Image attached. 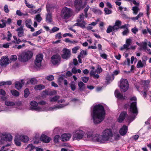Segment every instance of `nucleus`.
Wrapping results in <instances>:
<instances>
[{
    "mask_svg": "<svg viewBox=\"0 0 151 151\" xmlns=\"http://www.w3.org/2000/svg\"><path fill=\"white\" fill-rule=\"evenodd\" d=\"M106 112L104 106L100 104L95 105L92 111V117L95 124L101 122L104 119Z\"/></svg>",
    "mask_w": 151,
    "mask_h": 151,
    "instance_id": "nucleus-1",
    "label": "nucleus"
},
{
    "mask_svg": "<svg viewBox=\"0 0 151 151\" xmlns=\"http://www.w3.org/2000/svg\"><path fill=\"white\" fill-rule=\"evenodd\" d=\"M102 134H96L93 138L94 141L100 143H105L109 140L111 139L113 134L110 129H106L102 132Z\"/></svg>",
    "mask_w": 151,
    "mask_h": 151,
    "instance_id": "nucleus-2",
    "label": "nucleus"
},
{
    "mask_svg": "<svg viewBox=\"0 0 151 151\" xmlns=\"http://www.w3.org/2000/svg\"><path fill=\"white\" fill-rule=\"evenodd\" d=\"M32 56V52L31 51H28L21 53L19 56L18 59L20 61L25 62L30 59Z\"/></svg>",
    "mask_w": 151,
    "mask_h": 151,
    "instance_id": "nucleus-3",
    "label": "nucleus"
},
{
    "mask_svg": "<svg viewBox=\"0 0 151 151\" xmlns=\"http://www.w3.org/2000/svg\"><path fill=\"white\" fill-rule=\"evenodd\" d=\"M129 111L134 115L131 117L132 120H134L136 116L138 114V110L137 107V102L136 101L132 102L130 104Z\"/></svg>",
    "mask_w": 151,
    "mask_h": 151,
    "instance_id": "nucleus-4",
    "label": "nucleus"
},
{
    "mask_svg": "<svg viewBox=\"0 0 151 151\" xmlns=\"http://www.w3.org/2000/svg\"><path fill=\"white\" fill-rule=\"evenodd\" d=\"M71 13L70 9L67 7H64L61 12V16L62 18L67 19L71 17Z\"/></svg>",
    "mask_w": 151,
    "mask_h": 151,
    "instance_id": "nucleus-5",
    "label": "nucleus"
},
{
    "mask_svg": "<svg viewBox=\"0 0 151 151\" xmlns=\"http://www.w3.org/2000/svg\"><path fill=\"white\" fill-rule=\"evenodd\" d=\"M86 4V2H85L84 4H83L82 0H75L74 1V5L76 9L78 11H79L82 9H83L85 7Z\"/></svg>",
    "mask_w": 151,
    "mask_h": 151,
    "instance_id": "nucleus-6",
    "label": "nucleus"
},
{
    "mask_svg": "<svg viewBox=\"0 0 151 151\" xmlns=\"http://www.w3.org/2000/svg\"><path fill=\"white\" fill-rule=\"evenodd\" d=\"M61 61V57L58 54L53 55L51 57V62L53 65H59Z\"/></svg>",
    "mask_w": 151,
    "mask_h": 151,
    "instance_id": "nucleus-7",
    "label": "nucleus"
},
{
    "mask_svg": "<svg viewBox=\"0 0 151 151\" xmlns=\"http://www.w3.org/2000/svg\"><path fill=\"white\" fill-rule=\"evenodd\" d=\"M129 84L128 81L126 79H124L121 82L120 88L122 92H125L128 89Z\"/></svg>",
    "mask_w": 151,
    "mask_h": 151,
    "instance_id": "nucleus-8",
    "label": "nucleus"
},
{
    "mask_svg": "<svg viewBox=\"0 0 151 151\" xmlns=\"http://www.w3.org/2000/svg\"><path fill=\"white\" fill-rule=\"evenodd\" d=\"M84 134V132L82 130H79L76 131L75 133L73 134V139H81L83 137Z\"/></svg>",
    "mask_w": 151,
    "mask_h": 151,
    "instance_id": "nucleus-9",
    "label": "nucleus"
},
{
    "mask_svg": "<svg viewBox=\"0 0 151 151\" xmlns=\"http://www.w3.org/2000/svg\"><path fill=\"white\" fill-rule=\"evenodd\" d=\"M63 53L61 55V57L63 59L67 60L70 58L71 52L69 49L64 48L63 50Z\"/></svg>",
    "mask_w": 151,
    "mask_h": 151,
    "instance_id": "nucleus-10",
    "label": "nucleus"
},
{
    "mask_svg": "<svg viewBox=\"0 0 151 151\" xmlns=\"http://www.w3.org/2000/svg\"><path fill=\"white\" fill-rule=\"evenodd\" d=\"M43 58V55L40 54L36 56V60L35 62V65L38 67H40L41 66V62Z\"/></svg>",
    "mask_w": 151,
    "mask_h": 151,
    "instance_id": "nucleus-11",
    "label": "nucleus"
},
{
    "mask_svg": "<svg viewBox=\"0 0 151 151\" xmlns=\"http://www.w3.org/2000/svg\"><path fill=\"white\" fill-rule=\"evenodd\" d=\"M30 104L31 105L30 109L32 110H35L38 111L40 109L39 107L37 106L38 103L36 101H33L30 103Z\"/></svg>",
    "mask_w": 151,
    "mask_h": 151,
    "instance_id": "nucleus-12",
    "label": "nucleus"
},
{
    "mask_svg": "<svg viewBox=\"0 0 151 151\" xmlns=\"http://www.w3.org/2000/svg\"><path fill=\"white\" fill-rule=\"evenodd\" d=\"M128 116L127 112L126 111H123L121 112L118 119V122L119 123H122L124 120L125 117Z\"/></svg>",
    "mask_w": 151,
    "mask_h": 151,
    "instance_id": "nucleus-13",
    "label": "nucleus"
},
{
    "mask_svg": "<svg viewBox=\"0 0 151 151\" xmlns=\"http://www.w3.org/2000/svg\"><path fill=\"white\" fill-rule=\"evenodd\" d=\"M9 61L8 57L3 56L0 60V65L2 66H6L9 63Z\"/></svg>",
    "mask_w": 151,
    "mask_h": 151,
    "instance_id": "nucleus-14",
    "label": "nucleus"
},
{
    "mask_svg": "<svg viewBox=\"0 0 151 151\" xmlns=\"http://www.w3.org/2000/svg\"><path fill=\"white\" fill-rule=\"evenodd\" d=\"M149 84V82H147L146 81H145L144 82V91L143 92H141L142 93V94L143 95V96L144 97H146L147 96V90H148V85Z\"/></svg>",
    "mask_w": 151,
    "mask_h": 151,
    "instance_id": "nucleus-15",
    "label": "nucleus"
},
{
    "mask_svg": "<svg viewBox=\"0 0 151 151\" xmlns=\"http://www.w3.org/2000/svg\"><path fill=\"white\" fill-rule=\"evenodd\" d=\"M128 131V127L125 125H124L119 129V133L122 136L125 135Z\"/></svg>",
    "mask_w": 151,
    "mask_h": 151,
    "instance_id": "nucleus-16",
    "label": "nucleus"
},
{
    "mask_svg": "<svg viewBox=\"0 0 151 151\" xmlns=\"http://www.w3.org/2000/svg\"><path fill=\"white\" fill-rule=\"evenodd\" d=\"M40 139L43 142L48 143L50 142L51 138L45 134H42L40 137Z\"/></svg>",
    "mask_w": 151,
    "mask_h": 151,
    "instance_id": "nucleus-17",
    "label": "nucleus"
},
{
    "mask_svg": "<svg viewBox=\"0 0 151 151\" xmlns=\"http://www.w3.org/2000/svg\"><path fill=\"white\" fill-rule=\"evenodd\" d=\"M24 83V82L23 79L21 80V82L16 81L15 83V88L17 90H20L22 88Z\"/></svg>",
    "mask_w": 151,
    "mask_h": 151,
    "instance_id": "nucleus-18",
    "label": "nucleus"
},
{
    "mask_svg": "<svg viewBox=\"0 0 151 151\" xmlns=\"http://www.w3.org/2000/svg\"><path fill=\"white\" fill-rule=\"evenodd\" d=\"M71 137L70 134H64L61 136V140L63 142L68 141Z\"/></svg>",
    "mask_w": 151,
    "mask_h": 151,
    "instance_id": "nucleus-19",
    "label": "nucleus"
},
{
    "mask_svg": "<svg viewBox=\"0 0 151 151\" xmlns=\"http://www.w3.org/2000/svg\"><path fill=\"white\" fill-rule=\"evenodd\" d=\"M16 31L18 32L17 35L19 37H21L24 36V30L22 26L17 28Z\"/></svg>",
    "mask_w": 151,
    "mask_h": 151,
    "instance_id": "nucleus-20",
    "label": "nucleus"
},
{
    "mask_svg": "<svg viewBox=\"0 0 151 151\" xmlns=\"http://www.w3.org/2000/svg\"><path fill=\"white\" fill-rule=\"evenodd\" d=\"M114 93L115 96L118 99L123 100L125 99L123 95L122 94L120 93L119 92V91L118 90L116 89L115 90Z\"/></svg>",
    "mask_w": 151,
    "mask_h": 151,
    "instance_id": "nucleus-21",
    "label": "nucleus"
},
{
    "mask_svg": "<svg viewBox=\"0 0 151 151\" xmlns=\"http://www.w3.org/2000/svg\"><path fill=\"white\" fill-rule=\"evenodd\" d=\"M46 21L49 23H51L52 22V14L51 13L49 12L46 14Z\"/></svg>",
    "mask_w": 151,
    "mask_h": 151,
    "instance_id": "nucleus-22",
    "label": "nucleus"
},
{
    "mask_svg": "<svg viewBox=\"0 0 151 151\" xmlns=\"http://www.w3.org/2000/svg\"><path fill=\"white\" fill-rule=\"evenodd\" d=\"M19 138L21 141L24 143L27 142L29 139V137L25 135H20L19 136Z\"/></svg>",
    "mask_w": 151,
    "mask_h": 151,
    "instance_id": "nucleus-23",
    "label": "nucleus"
},
{
    "mask_svg": "<svg viewBox=\"0 0 151 151\" xmlns=\"http://www.w3.org/2000/svg\"><path fill=\"white\" fill-rule=\"evenodd\" d=\"M79 90L80 91H83L85 88V84L82 81H80L78 83Z\"/></svg>",
    "mask_w": 151,
    "mask_h": 151,
    "instance_id": "nucleus-24",
    "label": "nucleus"
},
{
    "mask_svg": "<svg viewBox=\"0 0 151 151\" xmlns=\"http://www.w3.org/2000/svg\"><path fill=\"white\" fill-rule=\"evenodd\" d=\"M4 138L6 141L10 142L11 141L12 137L10 134H7L4 135Z\"/></svg>",
    "mask_w": 151,
    "mask_h": 151,
    "instance_id": "nucleus-25",
    "label": "nucleus"
},
{
    "mask_svg": "<svg viewBox=\"0 0 151 151\" xmlns=\"http://www.w3.org/2000/svg\"><path fill=\"white\" fill-rule=\"evenodd\" d=\"M10 92L14 96L17 97L19 96V92L15 90H11L10 91Z\"/></svg>",
    "mask_w": 151,
    "mask_h": 151,
    "instance_id": "nucleus-26",
    "label": "nucleus"
},
{
    "mask_svg": "<svg viewBox=\"0 0 151 151\" xmlns=\"http://www.w3.org/2000/svg\"><path fill=\"white\" fill-rule=\"evenodd\" d=\"M26 27L27 28H30L32 21L30 19H27L26 20L25 22Z\"/></svg>",
    "mask_w": 151,
    "mask_h": 151,
    "instance_id": "nucleus-27",
    "label": "nucleus"
},
{
    "mask_svg": "<svg viewBox=\"0 0 151 151\" xmlns=\"http://www.w3.org/2000/svg\"><path fill=\"white\" fill-rule=\"evenodd\" d=\"M45 88V86L42 84H40L39 85H36L35 87V89L36 90H41L44 89Z\"/></svg>",
    "mask_w": 151,
    "mask_h": 151,
    "instance_id": "nucleus-28",
    "label": "nucleus"
},
{
    "mask_svg": "<svg viewBox=\"0 0 151 151\" xmlns=\"http://www.w3.org/2000/svg\"><path fill=\"white\" fill-rule=\"evenodd\" d=\"M84 15L83 13H82L79 15V17L76 20L78 21V20L79 21V22H83L85 21H84Z\"/></svg>",
    "mask_w": 151,
    "mask_h": 151,
    "instance_id": "nucleus-29",
    "label": "nucleus"
},
{
    "mask_svg": "<svg viewBox=\"0 0 151 151\" xmlns=\"http://www.w3.org/2000/svg\"><path fill=\"white\" fill-rule=\"evenodd\" d=\"M132 10L133 11V14L135 15H136L138 13L139 10V8L138 7L136 6H133L132 8Z\"/></svg>",
    "mask_w": 151,
    "mask_h": 151,
    "instance_id": "nucleus-30",
    "label": "nucleus"
},
{
    "mask_svg": "<svg viewBox=\"0 0 151 151\" xmlns=\"http://www.w3.org/2000/svg\"><path fill=\"white\" fill-rule=\"evenodd\" d=\"M5 104L7 106H12L15 105L14 102L11 101H5Z\"/></svg>",
    "mask_w": 151,
    "mask_h": 151,
    "instance_id": "nucleus-31",
    "label": "nucleus"
},
{
    "mask_svg": "<svg viewBox=\"0 0 151 151\" xmlns=\"http://www.w3.org/2000/svg\"><path fill=\"white\" fill-rule=\"evenodd\" d=\"M29 94V91L28 88H26L25 89L24 91V97L25 98H27Z\"/></svg>",
    "mask_w": 151,
    "mask_h": 151,
    "instance_id": "nucleus-32",
    "label": "nucleus"
},
{
    "mask_svg": "<svg viewBox=\"0 0 151 151\" xmlns=\"http://www.w3.org/2000/svg\"><path fill=\"white\" fill-rule=\"evenodd\" d=\"M30 148V149L29 150V151H32L34 149L35 147L32 144H29L25 148L26 150H27L28 148Z\"/></svg>",
    "mask_w": 151,
    "mask_h": 151,
    "instance_id": "nucleus-33",
    "label": "nucleus"
},
{
    "mask_svg": "<svg viewBox=\"0 0 151 151\" xmlns=\"http://www.w3.org/2000/svg\"><path fill=\"white\" fill-rule=\"evenodd\" d=\"M69 85L71 90L73 91H74L76 89V86L75 82L74 81H72L69 84Z\"/></svg>",
    "mask_w": 151,
    "mask_h": 151,
    "instance_id": "nucleus-34",
    "label": "nucleus"
},
{
    "mask_svg": "<svg viewBox=\"0 0 151 151\" xmlns=\"http://www.w3.org/2000/svg\"><path fill=\"white\" fill-rule=\"evenodd\" d=\"M142 45H141L140 46L141 47V49H144L145 50H146L147 48V43L146 42H142Z\"/></svg>",
    "mask_w": 151,
    "mask_h": 151,
    "instance_id": "nucleus-35",
    "label": "nucleus"
},
{
    "mask_svg": "<svg viewBox=\"0 0 151 151\" xmlns=\"http://www.w3.org/2000/svg\"><path fill=\"white\" fill-rule=\"evenodd\" d=\"M59 96H56L52 98H50V101L51 102H56L59 99Z\"/></svg>",
    "mask_w": 151,
    "mask_h": 151,
    "instance_id": "nucleus-36",
    "label": "nucleus"
},
{
    "mask_svg": "<svg viewBox=\"0 0 151 151\" xmlns=\"http://www.w3.org/2000/svg\"><path fill=\"white\" fill-rule=\"evenodd\" d=\"M15 145L18 146H20L21 145V143L20 142L19 139L18 138H16L14 140Z\"/></svg>",
    "mask_w": 151,
    "mask_h": 151,
    "instance_id": "nucleus-37",
    "label": "nucleus"
},
{
    "mask_svg": "<svg viewBox=\"0 0 151 151\" xmlns=\"http://www.w3.org/2000/svg\"><path fill=\"white\" fill-rule=\"evenodd\" d=\"M92 11L95 14H101L102 12L99 9L93 8L92 9Z\"/></svg>",
    "mask_w": 151,
    "mask_h": 151,
    "instance_id": "nucleus-38",
    "label": "nucleus"
},
{
    "mask_svg": "<svg viewBox=\"0 0 151 151\" xmlns=\"http://www.w3.org/2000/svg\"><path fill=\"white\" fill-rule=\"evenodd\" d=\"M144 66V64L142 63L141 60L138 61L137 65V68H140L143 67Z\"/></svg>",
    "mask_w": 151,
    "mask_h": 151,
    "instance_id": "nucleus-39",
    "label": "nucleus"
},
{
    "mask_svg": "<svg viewBox=\"0 0 151 151\" xmlns=\"http://www.w3.org/2000/svg\"><path fill=\"white\" fill-rule=\"evenodd\" d=\"M42 32V29H41L33 33L32 34V35L33 36H37L38 35L41 33Z\"/></svg>",
    "mask_w": 151,
    "mask_h": 151,
    "instance_id": "nucleus-40",
    "label": "nucleus"
},
{
    "mask_svg": "<svg viewBox=\"0 0 151 151\" xmlns=\"http://www.w3.org/2000/svg\"><path fill=\"white\" fill-rule=\"evenodd\" d=\"M96 134H94L93 135V132H88V133H87V137L88 138H92V140L94 141L93 140V137L94 136V135H95Z\"/></svg>",
    "mask_w": 151,
    "mask_h": 151,
    "instance_id": "nucleus-41",
    "label": "nucleus"
},
{
    "mask_svg": "<svg viewBox=\"0 0 151 151\" xmlns=\"http://www.w3.org/2000/svg\"><path fill=\"white\" fill-rule=\"evenodd\" d=\"M60 136L59 135H56L55 136L53 141L55 143H57L59 142Z\"/></svg>",
    "mask_w": 151,
    "mask_h": 151,
    "instance_id": "nucleus-42",
    "label": "nucleus"
},
{
    "mask_svg": "<svg viewBox=\"0 0 151 151\" xmlns=\"http://www.w3.org/2000/svg\"><path fill=\"white\" fill-rule=\"evenodd\" d=\"M86 23L85 21L79 22V26L82 29L85 28Z\"/></svg>",
    "mask_w": 151,
    "mask_h": 151,
    "instance_id": "nucleus-43",
    "label": "nucleus"
},
{
    "mask_svg": "<svg viewBox=\"0 0 151 151\" xmlns=\"http://www.w3.org/2000/svg\"><path fill=\"white\" fill-rule=\"evenodd\" d=\"M35 19L37 22H40L42 20V18L40 14H37L36 16Z\"/></svg>",
    "mask_w": 151,
    "mask_h": 151,
    "instance_id": "nucleus-44",
    "label": "nucleus"
},
{
    "mask_svg": "<svg viewBox=\"0 0 151 151\" xmlns=\"http://www.w3.org/2000/svg\"><path fill=\"white\" fill-rule=\"evenodd\" d=\"M37 81V80L34 78H32L29 80V82L32 84H36Z\"/></svg>",
    "mask_w": 151,
    "mask_h": 151,
    "instance_id": "nucleus-45",
    "label": "nucleus"
},
{
    "mask_svg": "<svg viewBox=\"0 0 151 151\" xmlns=\"http://www.w3.org/2000/svg\"><path fill=\"white\" fill-rule=\"evenodd\" d=\"M122 24V22L121 21L118 20H116L114 24V25L118 27H120Z\"/></svg>",
    "mask_w": 151,
    "mask_h": 151,
    "instance_id": "nucleus-46",
    "label": "nucleus"
},
{
    "mask_svg": "<svg viewBox=\"0 0 151 151\" xmlns=\"http://www.w3.org/2000/svg\"><path fill=\"white\" fill-rule=\"evenodd\" d=\"M112 31H113L112 26L111 25L109 26L106 30V32L108 33H109Z\"/></svg>",
    "mask_w": 151,
    "mask_h": 151,
    "instance_id": "nucleus-47",
    "label": "nucleus"
},
{
    "mask_svg": "<svg viewBox=\"0 0 151 151\" xmlns=\"http://www.w3.org/2000/svg\"><path fill=\"white\" fill-rule=\"evenodd\" d=\"M32 11V12H31L32 13L35 14L36 13H39L41 11V9L39 8L35 10H33L32 9H31V11Z\"/></svg>",
    "mask_w": 151,
    "mask_h": 151,
    "instance_id": "nucleus-48",
    "label": "nucleus"
},
{
    "mask_svg": "<svg viewBox=\"0 0 151 151\" xmlns=\"http://www.w3.org/2000/svg\"><path fill=\"white\" fill-rule=\"evenodd\" d=\"M46 78L49 81H52L54 80V76L52 75H50L47 76Z\"/></svg>",
    "mask_w": 151,
    "mask_h": 151,
    "instance_id": "nucleus-49",
    "label": "nucleus"
},
{
    "mask_svg": "<svg viewBox=\"0 0 151 151\" xmlns=\"http://www.w3.org/2000/svg\"><path fill=\"white\" fill-rule=\"evenodd\" d=\"M6 92L3 89H0V95L1 96H6Z\"/></svg>",
    "mask_w": 151,
    "mask_h": 151,
    "instance_id": "nucleus-50",
    "label": "nucleus"
},
{
    "mask_svg": "<svg viewBox=\"0 0 151 151\" xmlns=\"http://www.w3.org/2000/svg\"><path fill=\"white\" fill-rule=\"evenodd\" d=\"M17 59V55H12L11 56L10 59L11 60L13 61H15Z\"/></svg>",
    "mask_w": 151,
    "mask_h": 151,
    "instance_id": "nucleus-51",
    "label": "nucleus"
},
{
    "mask_svg": "<svg viewBox=\"0 0 151 151\" xmlns=\"http://www.w3.org/2000/svg\"><path fill=\"white\" fill-rule=\"evenodd\" d=\"M82 80L84 83H87L89 79V77H83L81 78Z\"/></svg>",
    "mask_w": 151,
    "mask_h": 151,
    "instance_id": "nucleus-52",
    "label": "nucleus"
},
{
    "mask_svg": "<svg viewBox=\"0 0 151 151\" xmlns=\"http://www.w3.org/2000/svg\"><path fill=\"white\" fill-rule=\"evenodd\" d=\"M112 27L113 28V31L115 32L117 31L118 29H119V27L115 26V25L112 26Z\"/></svg>",
    "mask_w": 151,
    "mask_h": 151,
    "instance_id": "nucleus-53",
    "label": "nucleus"
},
{
    "mask_svg": "<svg viewBox=\"0 0 151 151\" xmlns=\"http://www.w3.org/2000/svg\"><path fill=\"white\" fill-rule=\"evenodd\" d=\"M104 11L105 13L108 14H109L111 13V11L108 9L107 8H105Z\"/></svg>",
    "mask_w": 151,
    "mask_h": 151,
    "instance_id": "nucleus-54",
    "label": "nucleus"
},
{
    "mask_svg": "<svg viewBox=\"0 0 151 151\" xmlns=\"http://www.w3.org/2000/svg\"><path fill=\"white\" fill-rule=\"evenodd\" d=\"M56 93V91L55 90H54L49 92L48 94L50 96H52L55 95Z\"/></svg>",
    "mask_w": 151,
    "mask_h": 151,
    "instance_id": "nucleus-55",
    "label": "nucleus"
},
{
    "mask_svg": "<svg viewBox=\"0 0 151 151\" xmlns=\"http://www.w3.org/2000/svg\"><path fill=\"white\" fill-rule=\"evenodd\" d=\"M129 29L128 28H126V29L122 32V34L123 35H126L129 32Z\"/></svg>",
    "mask_w": 151,
    "mask_h": 151,
    "instance_id": "nucleus-56",
    "label": "nucleus"
},
{
    "mask_svg": "<svg viewBox=\"0 0 151 151\" xmlns=\"http://www.w3.org/2000/svg\"><path fill=\"white\" fill-rule=\"evenodd\" d=\"M4 9L6 13H8L9 12V10L8 8V6L7 5H5L4 6Z\"/></svg>",
    "mask_w": 151,
    "mask_h": 151,
    "instance_id": "nucleus-57",
    "label": "nucleus"
},
{
    "mask_svg": "<svg viewBox=\"0 0 151 151\" xmlns=\"http://www.w3.org/2000/svg\"><path fill=\"white\" fill-rule=\"evenodd\" d=\"M79 49V47L78 46L72 49V52L73 53H76L77 51Z\"/></svg>",
    "mask_w": 151,
    "mask_h": 151,
    "instance_id": "nucleus-58",
    "label": "nucleus"
},
{
    "mask_svg": "<svg viewBox=\"0 0 151 151\" xmlns=\"http://www.w3.org/2000/svg\"><path fill=\"white\" fill-rule=\"evenodd\" d=\"M55 38L56 39H60L62 38V34L60 32L57 34L55 35Z\"/></svg>",
    "mask_w": 151,
    "mask_h": 151,
    "instance_id": "nucleus-59",
    "label": "nucleus"
},
{
    "mask_svg": "<svg viewBox=\"0 0 151 151\" xmlns=\"http://www.w3.org/2000/svg\"><path fill=\"white\" fill-rule=\"evenodd\" d=\"M22 13L20 10H17L16 12V14L19 16H22Z\"/></svg>",
    "mask_w": 151,
    "mask_h": 151,
    "instance_id": "nucleus-60",
    "label": "nucleus"
},
{
    "mask_svg": "<svg viewBox=\"0 0 151 151\" xmlns=\"http://www.w3.org/2000/svg\"><path fill=\"white\" fill-rule=\"evenodd\" d=\"M95 71H96V73L99 74L102 71V69L101 67H98L96 69Z\"/></svg>",
    "mask_w": 151,
    "mask_h": 151,
    "instance_id": "nucleus-61",
    "label": "nucleus"
},
{
    "mask_svg": "<svg viewBox=\"0 0 151 151\" xmlns=\"http://www.w3.org/2000/svg\"><path fill=\"white\" fill-rule=\"evenodd\" d=\"M68 36L71 37H72L73 36V35L70 33H65L63 35V36L64 37H65Z\"/></svg>",
    "mask_w": 151,
    "mask_h": 151,
    "instance_id": "nucleus-62",
    "label": "nucleus"
},
{
    "mask_svg": "<svg viewBox=\"0 0 151 151\" xmlns=\"http://www.w3.org/2000/svg\"><path fill=\"white\" fill-rule=\"evenodd\" d=\"M59 28L56 27H53L52 29V31L53 32H54L59 30Z\"/></svg>",
    "mask_w": 151,
    "mask_h": 151,
    "instance_id": "nucleus-63",
    "label": "nucleus"
},
{
    "mask_svg": "<svg viewBox=\"0 0 151 151\" xmlns=\"http://www.w3.org/2000/svg\"><path fill=\"white\" fill-rule=\"evenodd\" d=\"M101 57L104 59H106L107 58V55L105 53H100Z\"/></svg>",
    "mask_w": 151,
    "mask_h": 151,
    "instance_id": "nucleus-64",
    "label": "nucleus"
}]
</instances>
